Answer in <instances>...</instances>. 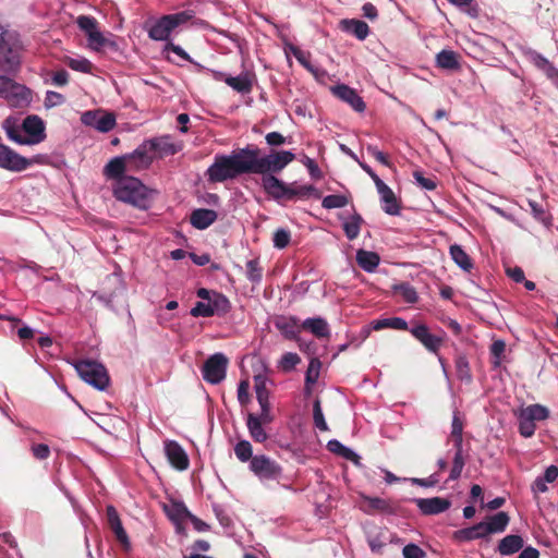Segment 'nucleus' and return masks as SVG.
Here are the masks:
<instances>
[{
  "label": "nucleus",
  "mask_w": 558,
  "mask_h": 558,
  "mask_svg": "<svg viewBox=\"0 0 558 558\" xmlns=\"http://www.w3.org/2000/svg\"><path fill=\"white\" fill-rule=\"evenodd\" d=\"M245 153H247V146L231 155H216L213 165L206 171L208 181L220 183L241 174H250L251 165L248 154Z\"/></svg>",
  "instance_id": "1"
},
{
  "label": "nucleus",
  "mask_w": 558,
  "mask_h": 558,
  "mask_svg": "<svg viewBox=\"0 0 558 558\" xmlns=\"http://www.w3.org/2000/svg\"><path fill=\"white\" fill-rule=\"evenodd\" d=\"M262 186L265 193L278 203L322 197L320 191L312 184L284 183L276 175L262 177Z\"/></svg>",
  "instance_id": "2"
},
{
  "label": "nucleus",
  "mask_w": 558,
  "mask_h": 558,
  "mask_svg": "<svg viewBox=\"0 0 558 558\" xmlns=\"http://www.w3.org/2000/svg\"><path fill=\"white\" fill-rule=\"evenodd\" d=\"M3 129L8 138L20 145H35L46 138L44 120L36 116H27L20 126L17 120L9 117L3 121Z\"/></svg>",
  "instance_id": "3"
},
{
  "label": "nucleus",
  "mask_w": 558,
  "mask_h": 558,
  "mask_svg": "<svg viewBox=\"0 0 558 558\" xmlns=\"http://www.w3.org/2000/svg\"><path fill=\"white\" fill-rule=\"evenodd\" d=\"M246 154L251 165L250 172L263 177L281 172L295 159V155L288 150H272L269 155L260 157V149L255 145H247Z\"/></svg>",
  "instance_id": "4"
},
{
  "label": "nucleus",
  "mask_w": 558,
  "mask_h": 558,
  "mask_svg": "<svg viewBox=\"0 0 558 558\" xmlns=\"http://www.w3.org/2000/svg\"><path fill=\"white\" fill-rule=\"evenodd\" d=\"M23 44L15 32L0 31V71L7 75H15L22 63Z\"/></svg>",
  "instance_id": "5"
},
{
  "label": "nucleus",
  "mask_w": 558,
  "mask_h": 558,
  "mask_svg": "<svg viewBox=\"0 0 558 558\" xmlns=\"http://www.w3.org/2000/svg\"><path fill=\"white\" fill-rule=\"evenodd\" d=\"M113 195L117 199L131 204L140 209L150 206V197L147 187L136 178L125 177L117 181Z\"/></svg>",
  "instance_id": "6"
},
{
  "label": "nucleus",
  "mask_w": 558,
  "mask_h": 558,
  "mask_svg": "<svg viewBox=\"0 0 558 558\" xmlns=\"http://www.w3.org/2000/svg\"><path fill=\"white\" fill-rule=\"evenodd\" d=\"M519 421V433L524 438H530L535 434L536 422L545 421L549 417V410L538 403L522 407L514 412Z\"/></svg>",
  "instance_id": "7"
},
{
  "label": "nucleus",
  "mask_w": 558,
  "mask_h": 558,
  "mask_svg": "<svg viewBox=\"0 0 558 558\" xmlns=\"http://www.w3.org/2000/svg\"><path fill=\"white\" fill-rule=\"evenodd\" d=\"M78 376L98 390H105L110 384L107 368L92 360H81L74 364Z\"/></svg>",
  "instance_id": "8"
},
{
  "label": "nucleus",
  "mask_w": 558,
  "mask_h": 558,
  "mask_svg": "<svg viewBox=\"0 0 558 558\" xmlns=\"http://www.w3.org/2000/svg\"><path fill=\"white\" fill-rule=\"evenodd\" d=\"M248 468L263 484L279 482L282 477V466L266 454H255Z\"/></svg>",
  "instance_id": "9"
},
{
  "label": "nucleus",
  "mask_w": 558,
  "mask_h": 558,
  "mask_svg": "<svg viewBox=\"0 0 558 558\" xmlns=\"http://www.w3.org/2000/svg\"><path fill=\"white\" fill-rule=\"evenodd\" d=\"M409 331L428 352L436 355L447 338V333L444 330H438V332L434 333L423 323L413 324Z\"/></svg>",
  "instance_id": "10"
},
{
  "label": "nucleus",
  "mask_w": 558,
  "mask_h": 558,
  "mask_svg": "<svg viewBox=\"0 0 558 558\" xmlns=\"http://www.w3.org/2000/svg\"><path fill=\"white\" fill-rule=\"evenodd\" d=\"M231 310V303L225 294H215L214 299L209 301L196 302L191 310L193 317H222L227 315Z\"/></svg>",
  "instance_id": "11"
},
{
  "label": "nucleus",
  "mask_w": 558,
  "mask_h": 558,
  "mask_svg": "<svg viewBox=\"0 0 558 558\" xmlns=\"http://www.w3.org/2000/svg\"><path fill=\"white\" fill-rule=\"evenodd\" d=\"M228 359L222 353L210 355L204 363L202 374L204 380L209 384H219L226 377Z\"/></svg>",
  "instance_id": "12"
},
{
  "label": "nucleus",
  "mask_w": 558,
  "mask_h": 558,
  "mask_svg": "<svg viewBox=\"0 0 558 558\" xmlns=\"http://www.w3.org/2000/svg\"><path fill=\"white\" fill-rule=\"evenodd\" d=\"M361 510L369 515L375 513L397 514L400 510V505L391 499L363 495Z\"/></svg>",
  "instance_id": "13"
},
{
  "label": "nucleus",
  "mask_w": 558,
  "mask_h": 558,
  "mask_svg": "<svg viewBox=\"0 0 558 558\" xmlns=\"http://www.w3.org/2000/svg\"><path fill=\"white\" fill-rule=\"evenodd\" d=\"M76 24L87 36L90 48L99 50L101 47L107 45L108 40L98 31V22L95 17L89 15H80L76 19Z\"/></svg>",
  "instance_id": "14"
},
{
  "label": "nucleus",
  "mask_w": 558,
  "mask_h": 558,
  "mask_svg": "<svg viewBox=\"0 0 558 558\" xmlns=\"http://www.w3.org/2000/svg\"><path fill=\"white\" fill-rule=\"evenodd\" d=\"M32 165V160L21 156L9 146L0 143V168L21 172Z\"/></svg>",
  "instance_id": "15"
},
{
  "label": "nucleus",
  "mask_w": 558,
  "mask_h": 558,
  "mask_svg": "<svg viewBox=\"0 0 558 558\" xmlns=\"http://www.w3.org/2000/svg\"><path fill=\"white\" fill-rule=\"evenodd\" d=\"M3 99L13 108H25L32 101V92L25 85L12 81Z\"/></svg>",
  "instance_id": "16"
},
{
  "label": "nucleus",
  "mask_w": 558,
  "mask_h": 558,
  "mask_svg": "<svg viewBox=\"0 0 558 558\" xmlns=\"http://www.w3.org/2000/svg\"><path fill=\"white\" fill-rule=\"evenodd\" d=\"M126 161L129 162V170H140L149 167L154 159V154L145 141L141 144L133 153L125 155Z\"/></svg>",
  "instance_id": "17"
},
{
  "label": "nucleus",
  "mask_w": 558,
  "mask_h": 558,
  "mask_svg": "<svg viewBox=\"0 0 558 558\" xmlns=\"http://www.w3.org/2000/svg\"><path fill=\"white\" fill-rule=\"evenodd\" d=\"M331 92L333 96L347 102L356 112H363L365 110L366 105L363 98L357 94V92L354 88L345 84H339L331 87Z\"/></svg>",
  "instance_id": "18"
},
{
  "label": "nucleus",
  "mask_w": 558,
  "mask_h": 558,
  "mask_svg": "<svg viewBox=\"0 0 558 558\" xmlns=\"http://www.w3.org/2000/svg\"><path fill=\"white\" fill-rule=\"evenodd\" d=\"M216 80H223L225 83L238 93L248 94L253 89L254 74L248 72L241 73L238 76L225 75L221 72H215Z\"/></svg>",
  "instance_id": "19"
},
{
  "label": "nucleus",
  "mask_w": 558,
  "mask_h": 558,
  "mask_svg": "<svg viewBox=\"0 0 558 558\" xmlns=\"http://www.w3.org/2000/svg\"><path fill=\"white\" fill-rule=\"evenodd\" d=\"M165 452L169 463L179 471H184L190 465V460L184 449L173 440L165 444Z\"/></svg>",
  "instance_id": "20"
},
{
  "label": "nucleus",
  "mask_w": 558,
  "mask_h": 558,
  "mask_svg": "<svg viewBox=\"0 0 558 558\" xmlns=\"http://www.w3.org/2000/svg\"><path fill=\"white\" fill-rule=\"evenodd\" d=\"M415 505L424 515H435L445 512L451 506L447 498L432 497V498H416Z\"/></svg>",
  "instance_id": "21"
},
{
  "label": "nucleus",
  "mask_w": 558,
  "mask_h": 558,
  "mask_svg": "<svg viewBox=\"0 0 558 558\" xmlns=\"http://www.w3.org/2000/svg\"><path fill=\"white\" fill-rule=\"evenodd\" d=\"M488 533L484 522L476 523L472 526L460 529L453 532L452 539L458 543H466L474 539L486 538Z\"/></svg>",
  "instance_id": "22"
},
{
  "label": "nucleus",
  "mask_w": 558,
  "mask_h": 558,
  "mask_svg": "<svg viewBox=\"0 0 558 558\" xmlns=\"http://www.w3.org/2000/svg\"><path fill=\"white\" fill-rule=\"evenodd\" d=\"M377 191L380 195V199L383 202V210L391 216H397L400 214V203L398 202L396 194L384 182L381 184L378 183Z\"/></svg>",
  "instance_id": "23"
},
{
  "label": "nucleus",
  "mask_w": 558,
  "mask_h": 558,
  "mask_svg": "<svg viewBox=\"0 0 558 558\" xmlns=\"http://www.w3.org/2000/svg\"><path fill=\"white\" fill-rule=\"evenodd\" d=\"M275 327L288 340H298L300 332L299 319L294 316H278L274 322Z\"/></svg>",
  "instance_id": "24"
},
{
  "label": "nucleus",
  "mask_w": 558,
  "mask_h": 558,
  "mask_svg": "<svg viewBox=\"0 0 558 558\" xmlns=\"http://www.w3.org/2000/svg\"><path fill=\"white\" fill-rule=\"evenodd\" d=\"M217 213L213 209L198 208L192 211L191 225L198 230H205L217 220Z\"/></svg>",
  "instance_id": "25"
},
{
  "label": "nucleus",
  "mask_w": 558,
  "mask_h": 558,
  "mask_svg": "<svg viewBox=\"0 0 558 558\" xmlns=\"http://www.w3.org/2000/svg\"><path fill=\"white\" fill-rule=\"evenodd\" d=\"M107 520L110 529L113 531L117 539L123 545L129 546V537L125 530L122 526L119 513L113 506L107 507Z\"/></svg>",
  "instance_id": "26"
},
{
  "label": "nucleus",
  "mask_w": 558,
  "mask_h": 558,
  "mask_svg": "<svg viewBox=\"0 0 558 558\" xmlns=\"http://www.w3.org/2000/svg\"><path fill=\"white\" fill-rule=\"evenodd\" d=\"M523 546L524 541L521 535L509 534L499 541L497 551L502 556H510L520 551Z\"/></svg>",
  "instance_id": "27"
},
{
  "label": "nucleus",
  "mask_w": 558,
  "mask_h": 558,
  "mask_svg": "<svg viewBox=\"0 0 558 558\" xmlns=\"http://www.w3.org/2000/svg\"><path fill=\"white\" fill-rule=\"evenodd\" d=\"M269 423L270 422L262 421V418L257 417V415L254 413L247 414L246 426H247L250 435L254 439V441L264 442L267 440L268 435L265 432V429L263 428V425L269 424Z\"/></svg>",
  "instance_id": "28"
},
{
  "label": "nucleus",
  "mask_w": 558,
  "mask_h": 558,
  "mask_svg": "<svg viewBox=\"0 0 558 558\" xmlns=\"http://www.w3.org/2000/svg\"><path fill=\"white\" fill-rule=\"evenodd\" d=\"M461 56L453 51L444 49L436 56V64L438 68L450 71H458L461 68Z\"/></svg>",
  "instance_id": "29"
},
{
  "label": "nucleus",
  "mask_w": 558,
  "mask_h": 558,
  "mask_svg": "<svg viewBox=\"0 0 558 558\" xmlns=\"http://www.w3.org/2000/svg\"><path fill=\"white\" fill-rule=\"evenodd\" d=\"M173 29L170 17L163 15L150 27L148 34L155 40H166Z\"/></svg>",
  "instance_id": "30"
},
{
  "label": "nucleus",
  "mask_w": 558,
  "mask_h": 558,
  "mask_svg": "<svg viewBox=\"0 0 558 558\" xmlns=\"http://www.w3.org/2000/svg\"><path fill=\"white\" fill-rule=\"evenodd\" d=\"M379 262L380 257L376 252L365 251L363 248L356 252V263L366 272H374Z\"/></svg>",
  "instance_id": "31"
},
{
  "label": "nucleus",
  "mask_w": 558,
  "mask_h": 558,
  "mask_svg": "<svg viewBox=\"0 0 558 558\" xmlns=\"http://www.w3.org/2000/svg\"><path fill=\"white\" fill-rule=\"evenodd\" d=\"M301 328L310 330L317 338H328L330 336L328 324L322 317L305 319L302 323Z\"/></svg>",
  "instance_id": "32"
},
{
  "label": "nucleus",
  "mask_w": 558,
  "mask_h": 558,
  "mask_svg": "<svg viewBox=\"0 0 558 558\" xmlns=\"http://www.w3.org/2000/svg\"><path fill=\"white\" fill-rule=\"evenodd\" d=\"M364 223L365 220L363 217L353 208V214L342 225L345 236L350 241L355 240L359 236L361 228Z\"/></svg>",
  "instance_id": "33"
},
{
  "label": "nucleus",
  "mask_w": 558,
  "mask_h": 558,
  "mask_svg": "<svg viewBox=\"0 0 558 558\" xmlns=\"http://www.w3.org/2000/svg\"><path fill=\"white\" fill-rule=\"evenodd\" d=\"M342 29L354 35L359 40H364L369 33L367 23L361 20H342Z\"/></svg>",
  "instance_id": "34"
},
{
  "label": "nucleus",
  "mask_w": 558,
  "mask_h": 558,
  "mask_svg": "<svg viewBox=\"0 0 558 558\" xmlns=\"http://www.w3.org/2000/svg\"><path fill=\"white\" fill-rule=\"evenodd\" d=\"M147 142L153 154H158L160 157L174 155L178 151L177 146L167 137L151 138Z\"/></svg>",
  "instance_id": "35"
},
{
  "label": "nucleus",
  "mask_w": 558,
  "mask_h": 558,
  "mask_svg": "<svg viewBox=\"0 0 558 558\" xmlns=\"http://www.w3.org/2000/svg\"><path fill=\"white\" fill-rule=\"evenodd\" d=\"M510 518L507 512L500 511L492 517L488 518V522H484L485 529L488 533V535L494 533H501L504 532L508 524H509Z\"/></svg>",
  "instance_id": "36"
},
{
  "label": "nucleus",
  "mask_w": 558,
  "mask_h": 558,
  "mask_svg": "<svg viewBox=\"0 0 558 558\" xmlns=\"http://www.w3.org/2000/svg\"><path fill=\"white\" fill-rule=\"evenodd\" d=\"M449 254L452 260L464 271H471L473 263L469 254L459 244H452L449 247Z\"/></svg>",
  "instance_id": "37"
},
{
  "label": "nucleus",
  "mask_w": 558,
  "mask_h": 558,
  "mask_svg": "<svg viewBox=\"0 0 558 558\" xmlns=\"http://www.w3.org/2000/svg\"><path fill=\"white\" fill-rule=\"evenodd\" d=\"M125 170H129V162L125 156L111 159L105 167V174L111 179L120 180Z\"/></svg>",
  "instance_id": "38"
},
{
  "label": "nucleus",
  "mask_w": 558,
  "mask_h": 558,
  "mask_svg": "<svg viewBox=\"0 0 558 558\" xmlns=\"http://www.w3.org/2000/svg\"><path fill=\"white\" fill-rule=\"evenodd\" d=\"M165 511L167 512L170 520H172L178 530H181V522L186 520L191 512L185 507L183 502H172L170 507H165Z\"/></svg>",
  "instance_id": "39"
},
{
  "label": "nucleus",
  "mask_w": 558,
  "mask_h": 558,
  "mask_svg": "<svg viewBox=\"0 0 558 558\" xmlns=\"http://www.w3.org/2000/svg\"><path fill=\"white\" fill-rule=\"evenodd\" d=\"M327 449L332 452V453H336L349 461H352L354 462L355 464L359 463L360 461V457L359 454H356L353 450H351L350 448L343 446L339 440L337 439H332V440H329L328 444H327Z\"/></svg>",
  "instance_id": "40"
},
{
  "label": "nucleus",
  "mask_w": 558,
  "mask_h": 558,
  "mask_svg": "<svg viewBox=\"0 0 558 558\" xmlns=\"http://www.w3.org/2000/svg\"><path fill=\"white\" fill-rule=\"evenodd\" d=\"M463 427L464 424L462 418L458 412H454L451 423V433L449 436V440L452 441L453 448L463 447Z\"/></svg>",
  "instance_id": "41"
},
{
  "label": "nucleus",
  "mask_w": 558,
  "mask_h": 558,
  "mask_svg": "<svg viewBox=\"0 0 558 558\" xmlns=\"http://www.w3.org/2000/svg\"><path fill=\"white\" fill-rule=\"evenodd\" d=\"M373 328L375 330H381L385 328H391L396 330H409L408 323L401 317H390L384 319H377L373 322Z\"/></svg>",
  "instance_id": "42"
},
{
  "label": "nucleus",
  "mask_w": 558,
  "mask_h": 558,
  "mask_svg": "<svg viewBox=\"0 0 558 558\" xmlns=\"http://www.w3.org/2000/svg\"><path fill=\"white\" fill-rule=\"evenodd\" d=\"M453 449H454V456L452 459V466L450 470L448 481H457L461 476V473L465 465V457L463 454V447H458V448H453Z\"/></svg>",
  "instance_id": "43"
},
{
  "label": "nucleus",
  "mask_w": 558,
  "mask_h": 558,
  "mask_svg": "<svg viewBox=\"0 0 558 558\" xmlns=\"http://www.w3.org/2000/svg\"><path fill=\"white\" fill-rule=\"evenodd\" d=\"M393 291L400 294L407 303H416L418 300L416 290L409 282L395 284Z\"/></svg>",
  "instance_id": "44"
},
{
  "label": "nucleus",
  "mask_w": 558,
  "mask_h": 558,
  "mask_svg": "<svg viewBox=\"0 0 558 558\" xmlns=\"http://www.w3.org/2000/svg\"><path fill=\"white\" fill-rule=\"evenodd\" d=\"M234 453L239 461L250 462L254 458L253 447L247 440H240L234 447Z\"/></svg>",
  "instance_id": "45"
},
{
  "label": "nucleus",
  "mask_w": 558,
  "mask_h": 558,
  "mask_svg": "<svg viewBox=\"0 0 558 558\" xmlns=\"http://www.w3.org/2000/svg\"><path fill=\"white\" fill-rule=\"evenodd\" d=\"M456 372L460 380H464L466 383L472 381L471 367L464 355H460L456 359Z\"/></svg>",
  "instance_id": "46"
},
{
  "label": "nucleus",
  "mask_w": 558,
  "mask_h": 558,
  "mask_svg": "<svg viewBox=\"0 0 558 558\" xmlns=\"http://www.w3.org/2000/svg\"><path fill=\"white\" fill-rule=\"evenodd\" d=\"M350 198L345 195L332 194L323 198L322 206L326 209L342 208L347 206Z\"/></svg>",
  "instance_id": "47"
},
{
  "label": "nucleus",
  "mask_w": 558,
  "mask_h": 558,
  "mask_svg": "<svg viewBox=\"0 0 558 558\" xmlns=\"http://www.w3.org/2000/svg\"><path fill=\"white\" fill-rule=\"evenodd\" d=\"M64 62L70 69L82 73H90L93 69L92 62L86 58L74 59L71 57H66L64 59Z\"/></svg>",
  "instance_id": "48"
},
{
  "label": "nucleus",
  "mask_w": 558,
  "mask_h": 558,
  "mask_svg": "<svg viewBox=\"0 0 558 558\" xmlns=\"http://www.w3.org/2000/svg\"><path fill=\"white\" fill-rule=\"evenodd\" d=\"M300 362L301 359L296 353L287 352L281 356V360L279 361V367L281 371L288 373L294 369Z\"/></svg>",
  "instance_id": "49"
},
{
  "label": "nucleus",
  "mask_w": 558,
  "mask_h": 558,
  "mask_svg": "<svg viewBox=\"0 0 558 558\" xmlns=\"http://www.w3.org/2000/svg\"><path fill=\"white\" fill-rule=\"evenodd\" d=\"M413 178L415 179L417 184L424 190L434 191L437 187V179L435 175L424 177L422 171L416 170L413 172Z\"/></svg>",
  "instance_id": "50"
},
{
  "label": "nucleus",
  "mask_w": 558,
  "mask_h": 558,
  "mask_svg": "<svg viewBox=\"0 0 558 558\" xmlns=\"http://www.w3.org/2000/svg\"><path fill=\"white\" fill-rule=\"evenodd\" d=\"M313 420L315 427H317L319 430H328V425L325 421L319 399H316L313 404Z\"/></svg>",
  "instance_id": "51"
},
{
  "label": "nucleus",
  "mask_w": 558,
  "mask_h": 558,
  "mask_svg": "<svg viewBox=\"0 0 558 558\" xmlns=\"http://www.w3.org/2000/svg\"><path fill=\"white\" fill-rule=\"evenodd\" d=\"M116 126V116L113 113L100 114L96 122V130L106 133Z\"/></svg>",
  "instance_id": "52"
},
{
  "label": "nucleus",
  "mask_w": 558,
  "mask_h": 558,
  "mask_svg": "<svg viewBox=\"0 0 558 558\" xmlns=\"http://www.w3.org/2000/svg\"><path fill=\"white\" fill-rule=\"evenodd\" d=\"M246 275L252 282H259L263 277V269L257 259H251L246 263Z\"/></svg>",
  "instance_id": "53"
},
{
  "label": "nucleus",
  "mask_w": 558,
  "mask_h": 558,
  "mask_svg": "<svg viewBox=\"0 0 558 558\" xmlns=\"http://www.w3.org/2000/svg\"><path fill=\"white\" fill-rule=\"evenodd\" d=\"M322 363L317 357H313L310 361L306 374L305 381L306 384H315L319 376Z\"/></svg>",
  "instance_id": "54"
},
{
  "label": "nucleus",
  "mask_w": 558,
  "mask_h": 558,
  "mask_svg": "<svg viewBox=\"0 0 558 558\" xmlns=\"http://www.w3.org/2000/svg\"><path fill=\"white\" fill-rule=\"evenodd\" d=\"M255 381V392H256V399L258 402H263L264 400L269 399V391L266 387V379L265 377L257 375L254 377Z\"/></svg>",
  "instance_id": "55"
},
{
  "label": "nucleus",
  "mask_w": 558,
  "mask_h": 558,
  "mask_svg": "<svg viewBox=\"0 0 558 558\" xmlns=\"http://www.w3.org/2000/svg\"><path fill=\"white\" fill-rule=\"evenodd\" d=\"M290 239H291V234H290V231L286 230V229H278L275 233H274V246L277 247V248H284L289 245L290 243Z\"/></svg>",
  "instance_id": "56"
},
{
  "label": "nucleus",
  "mask_w": 558,
  "mask_h": 558,
  "mask_svg": "<svg viewBox=\"0 0 558 558\" xmlns=\"http://www.w3.org/2000/svg\"><path fill=\"white\" fill-rule=\"evenodd\" d=\"M168 17H170L172 26L173 28H175L179 25H182L191 21L194 17V12L191 10H186L174 14H168Z\"/></svg>",
  "instance_id": "57"
},
{
  "label": "nucleus",
  "mask_w": 558,
  "mask_h": 558,
  "mask_svg": "<svg viewBox=\"0 0 558 558\" xmlns=\"http://www.w3.org/2000/svg\"><path fill=\"white\" fill-rule=\"evenodd\" d=\"M402 554L404 558H426V553L414 543L405 545Z\"/></svg>",
  "instance_id": "58"
},
{
  "label": "nucleus",
  "mask_w": 558,
  "mask_h": 558,
  "mask_svg": "<svg viewBox=\"0 0 558 558\" xmlns=\"http://www.w3.org/2000/svg\"><path fill=\"white\" fill-rule=\"evenodd\" d=\"M31 450L37 460H46L50 456V448L46 444H33Z\"/></svg>",
  "instance_id": "59"
},
{
  "label": "nucleus",
  "mask_w": 558,
  "mask_h": 558,
  "mask_svg": "<svg viewBox=\"0 0 558 558\" xmlns=\"http://www.w3.org/2000/svg\"><path fill=\"white\" fill-rule=\"evenodd\" d=\"M250 384L247 380H241L238 386V400L241 405H246L250 402Z\"/></svg>",
  "instance_id": "60"
},
{
  "label": "nucleus",
  "mask_w": 558,
  "mask_h": 558,
  "mask_svg": "<svg viewBox=\"0 0 558 558\" xmlns=\"http://www.w3.org/2000/svg\"><path fill=\"white\" fill-rule=\"evenodd\" d=\"M532 61L537 68L546 71L548 75H551L550 72L555 71L553 64L539 53L532 54Z\"/></svg>",
  "instance_id": "61"
},
{
  "label": "nucleus",
  "mask_w": 558,
  "mask_h": 558,
  "mask_svg": "<svg viewBox=\"0 0 558 558\" xmlns=\"http://www.w3.org/2000/svg\"><path fill=\"white\" fill-rule=\"evenodd\" d=\"M64 101H65V98L63 95H61L60 93H57V92L49 90L46 95L45 106L47 108H51V107L60 106Z\"/></svg>",
  "instance_id": "62"
},
{
  "label": "nucleus",
  "mask_w": 558,
  "mask_h": 558,
  "mask_svg": "<svg viewBox=\"0 0 558 558\" xmlns=\"http://www.w3.org/2000/svg\"><path fill=\"white\" fill-rule=\"evenodd\" d=\"M266 143L270 146H280L286 143V137L279 132H270L265 136Z\"/></svg>",
  "instance_id": "63"
},
{
  "label": "nucleus",
  "mask_w": 558,
  "mask_h": 558,
  "mask_svg": "<svg viewBox=\"0 0 558 558\" xmlns=\"http://www.w3.org/2000/svg\"><path fill=\"white\" fill-rule=\"evenodd\" d=\"M367 151L369 153V155L376 159V161H378L379 163L384 165V166H389L390 162L388 160V156L380 151L379 149H377L376 147H373V146H368L367 147Z\"/></svg>",
  "instance_id": "64"
}]
</instances>
